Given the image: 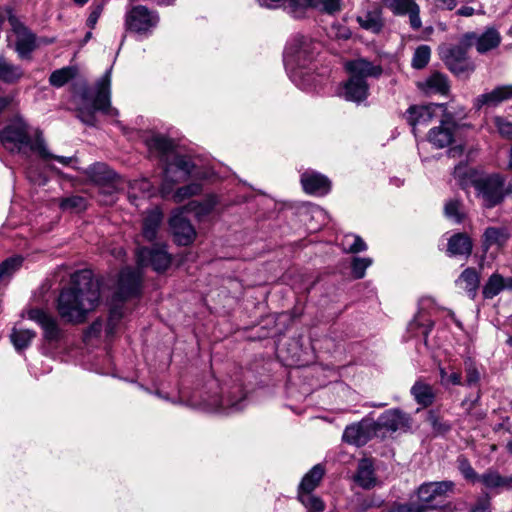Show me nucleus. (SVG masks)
<instances>
[{"instance_id":"63","label":"nucleus","mask_w":512,"mask_h":512,"mask_svg":"<svg viewBox=\"0 0 512 512\" xmlns=\"http://www.w3.org/2000/svg\"><path fill=\"white\" fill-rule=\"evenodd\" d=\"M122 317V314L120 311H118L116 308L112 309L110 311V317H109V323H108V333H111L112 332V322L114 320H119L120 318Z\"/></svg>"},{"instance_id":"8","label":"nucleus","mask_w":512,"mask_h":512,"mask_svg":"<svg viewBox=\"0 0 512 512\" xmlns=\"http://www.w3.org/2000/svg\"><path fill=\"white\" fill-rule=\"evenodd\" d=\"M456 484L451 480L422 483L416 490L418 505L424 512L442 508L448 498L455 493Z\"/></svg>"},{"instance_id":"7","label":"nucleus","mask_w":512,"mask_h":512,"mask_svg":"<svg viewBox=\"0 0 512 512\" xmlns=\"http://www.w3.org/2000/svg\"><path fill=\"white\" fill-rule=\"evenodd\" d=\"M477 196L485 208H494L501 204L507 195H511L506 185V178L500 173L485 175L474 181Z\"/></svg>"},{"instance_id":"57","label":"nucleus","mask_w":512,"mask_h":512,"mask_svg":"<svg viewBox=\"0 0 512 512\" xmlns=\"http://www.w3.org/2000/svg\"><path fill=\"white\" fill-rule=\"evenodd\" d=\"M103 7L101 5L96 6L89 14L86 24L90 29H94L99 17L101 16Z\"/></svg>"},{"instance_id":"6","label":"nucleus","mask_w":512,"mask_h":512,"mask_svg":"<svg viewBox=\"0 0 512 512\" xmlns=\"http://www.w3.org/2000/svg\"><path fill=\"white\" fill-rule=\"evenodd\" d=\"M473 38V34H464L457 45L440 49L441 59L457 77H469L475 71V64L467 55L468 49L473 46Z\"/></svg>"},{"instance_id":"30","label":"nucleus","mask_w":512,"mask_h":512,"mask_svg":"<svg viewBox=\"0 0 512 512\" xmlns=\"http://www.w3.org/2000/svg\"><path fill=\"white\" fill-rule=\"evenodd\" d=\"M472 241L465 233H456L448 240L447 253L449 256L469 257L472 253Z\"/></svg>"},{"instance_id":"4","label":"nucleus","mask_w":512,"mask_h":512,"mask_svg":"<svg viewBox=\"0 0 512 512\" xmlns=\"http://www.w3.org/2000/svg\"><path fill=\"white\" fill-rule=\"evenodd\" d=\"M345 69L350 77L343 86V97L347 101L358 104L368 98L369 84L367 78H379L383 73L380 65H375L365 58H357L346 62Z\"/></svg>"},{"instance_id":"61","label":"nucleus","mask_w":512,"mask_h":512,"mask_svg":"<svg viewBox=\"0 0 512 512\" xmlns=\"http://www.w3.org/2000/svg\"><path fill=\"white\" fill-rule=\"evenodd\" d=\"M41 158L44 160L55 159L56 161H58L59 163H61L64 166L69 165L73 160V157L57 156L52 153H51V156L41 157Z\"/></svg>"},{"instance_id":"35","label":"nucleus","mask_w":512,"mask_h":512,"mask_svg":"<svg viewBox=\"0 0 512 512\" xmlns=\"http://www.w3.org/2000/svg\"><path fill=\"white\" fill-rule=\"evenodd\" d=\"M23 75V69L19 65L12 64L0 55V81L13 84L18 82Z\"/></svg>"},{"instance_id":"2","label":"nucleus","mask_w":512,"mask_h":512,"mask_svg":"<svg viewBox=\"0 0 512 512\" xmlns=\"http://www.w3.org/2000/svg\"><path fill=\"white\" fill-rule=\"evenodd\" d=\"M319 43L309 36L295 35L286 44L283 60L290 78L305 87L312 80L310 65L318 53Z\"/></svg>"},{"instance_id":"23","label":"nucleus","mask_w":512,"mask_h":512,"mask_svg":"<svg viewBox=\"0 0 512 512\" xmlns=\"http://www.w3.org/2000/svg\"><path fill=\"white\" fill-rule=\"evenodd\" d=\"M149 151L157 153L160 160L165 163L173 155L175 144L172 139L161 134H154L145 140Z\"/></svg>"},{"instance_id":"45","label":"nucleus","mask_w":512,"mask_h":512,"mask_svg":"<svg viewBox=\"0 0 512 512\" xmlns=\"http://www.w3.org/2000/svg\"><path fill=\"white\" fill-rule=\"evenodd\" d=\"M385 5L394 15L403 16L410 12L417 3L414 0H385Z\"/></svg>"},{"instance_id":"31","label":"nucleus","mask_w":512,"mask_h":512,"mask_svg":"<svg viewBox=\"0 0 512 512\" xmlns=\"http://www.w3.org/2000/svg\"><path fill=\"white\" fill-rule=\"evenodd\" d=\"M505 289H508V278L497 272L492 273L482 287L483 299H493Z\"/></svg>"},{"instance_id":"59","label":"nucleus","mask_w":512,"mask_h":512,"mask_svg":"<svg viewBox=\"0 0 512 512\" xmlns=\"http://www.w3.org/2000/svg\"><path fill=\"white\" fill-rule=\"evenodd\" d=\"M480 379L478 370L474 366H470L466 370V384L472 386L476 384Z\"/></svg>"},{"instance_id":"58","label":"nucleus","mask_w":512,"mask_h":512,"mask_svg":"<svg viewBox=\"0 0 512 512\" xmlns=\"http://www.w3.org/2000/svg\"><path fill=\"white\" fill-rule=\"evenodd\" d=\"M102 327H103V322L101 319H97L95 320L86 330V337L88 338H92V337H97L101 331H102Z\"/></svg>"},{"instance_id":"3","label":"nucleus","mask_w":512,"mask_h":512,"mask_svg":"<svg viewBox=\"0 0 512 512\" xmlns=\"http://www.w3.org/2000/svg\"><path fill=\"white\" fill-rule=\"evenodd\" d=\"M80 97L82 104L77 108V118L85 125H97V111L110 117L119 115V111L111 106V68L97 80L94 90L85 87Z\"/></svg>"},{"instance_id":"25","label":"nucleus","mask_w":512,"mask_h":512,"mask_svg":"<svg viewBox=\"0 0 512 512\" xmlns=\"http://www.w3.org/2000/svg\"><path fill=\"white\" fill-rule=\"evenodd\" d=\"M473 34V45L480 54H484L492 49L497 48L501 42V35L494 27H488L482 34L478 35L475 32H468Z\"/></svg>"},{"instance_id":"1","label":"nucleus","mask_w":512,"mask_h":512,"mask_svg":"<svg viewBox=\"0 0 512 512\" xmlns=\"http://www.w3.org/2000/svg\"><path fill=\"white\" fill-rule=\"evenodd\" d=\"M100 297V283L92 271L79 270L71 275L70 286L61 290L57 311L66 322L80 324L98 306Z\"/></svg>"},{"instance_id":"53","label":"nucleus","mask_w":512,"mask_h":512,"mask_svg":"<svg viewBox=\"0 0 512 512\" xmlns=\"http://www.w3.org/2000/svg\"><path fill=\"white\" fill-rule=\"evenodd\" d=\"M429 421L434 432H436L437 434L443 435L451 430V425L448 422L443 421L440 417L436 415L431 414L429 416Z\"/></svg>"},{"instance_id":"9","label":"nucleus","mask_w":512,"mask_h":512,"mask_svg":"<svg viewBox=\"0 0 512 512\" xmlns=\"http://www.w3.org/2000/svg\"><path fill=\"white\" fill-rule=\"evenodd\" d=\"M195 168L194 163L187 156L173 154L172 158L164 163V178L161 185L163 196L170 194L175 184L186 181L190 178Z\"/></svg>"},{"instance_id":"14","label":"nucleus","mask_w":512,"mask_h":512,"mask_svg":"<svg viewBox=\"0 0 512 512\" xmlns=\"http://www.w3.org/2000/svg\"><path fill=\"white\" fill-rule=\"evenodd\" d=\"M377 434L375 421L362 419L358 423L347 426L343 432L344 442L361 447Z\"/></svg>"},{"instance_id":"60","label":"nucleus","mask_w":512,"mask_h":512,"mask_svg":"<svg viewBox=\"0 0 512 512\" xmlns=\"http://www.w3.org/2000/svg\"><path fill=\"white\" fill-rule=\"evenodd\" d=\"M260 6L269 9H275L280 7L285 0H257Z\"/></svg>"},{"instance_id":"52","label":"nucleus","mask_w":512,"mask_h":512,"mask_svg":"<svg viewBox=\"0 0 512 512\" xmlns=\"http://www.w3.org/2000/svg\"><path fill=\"white\" fill-rule=\"evenodd\" d=\"M387 512H424V509L414 502L395 503Z\"/></svg>"},{"instance_id":"17","label":"nucleus","mask_w":512,"mask_h":512,"mask_svg":"<svg viewBox=\"0 0 512 512\" xmlns=\"http://www.w3.org/2000/svg\"><path fill=\"white\" fill-rule=\"evenodd\" d=\"M377 432L386 429L390 432L406 431L411 427V417L400 409H390L383 412L375 421Z\"/></svg>"},{"instance_id":"13","label":"nucleus","mask_w":512,"mask_h":512,"mask_svg":"<svg viewBox=\"0 0 512 512\" xmlns=\"http://www.w3.org/2000/svg\"><path fill=\"white\" fill-rule=\"evenodd\" d=\"M28 318L36 322L43 330V337L49 343L59 342L64 332L57 319L43 309L33 308L27 312Z\"/></svg>"},{"instance_id":"5","label":"nucleus","mask_w":512,"mask_h":512,"mask_svg":"<svg viewBox=\"0 0 512 512\" xmlns=\"http://www.w3.org/2000/svg\"><path fill=\"white\" fill-rule=\"evenodd\" d=\"M0 142L10 152L26 153L29 149L40 157L51 156L42 133L37 131L32 138L27 123L22 119L13 121L0 131Z\"/></svg>"},{"instance_id":"21","label":"nucleus","mask_w":512,"mask_h":512,"mask_svg":"<svg viewBox=\"0 0 512 512\" xmlns=\"http://www.w3.org/2000/svg\"><path fill=\"white\" fill-rule=\"evenodd\" d=\"M418 88L427 95H447L450 90L448 77L438 71L431 73L424 81L418 83Z\"/></svg>"},{"instance_id":"42","label":"nucleus","mask_w":512,"mask_h":512,"mask_svg":"<svg viewBox=\"0 0 512 512\" xmlns=\"http://www.w3.org/2000/svg\"><path fill=\"white\" fill-rule=\"evenodd\" d=\"M431 57V48L428 45H420L418 46L413 54L412 60H411V66L414 69L420 70L425 68Z\"/></svg>"},{"instance_id":"41","label":"nucleus","mask_w":512,"mask_h":512,"mask_svg":"<svg viewBox=\"0 0 512 512\" xmlns=\"http://www.w3.org/2000/svg\"><path fill=\"white\" fill-rule=\"evenodd\" d=\"M298 500L307 509V512H323L325 510L324 501L312 493L298 492Z\"/></svg>"},{"instance_id":"22","label":"nucleus","mask_w":512,"mask_h":512,"mask_svg":"<svg viewBox=\"0 0 512 512\" xmlns=\"http://www.w3.org/2000/svg\"><path fill=\"white\" fill-rule=\"evenodd\" d=\"M455 284L462 289L471 300H475L480 287V274L475 268L468 267L461 272Z\"/></svg>"},{"instance_id":"43","label":"nucleus","mask_w":512,"mask_h":512,"mask_svg":"<svg viewBox=\"0 0 512 512\" xmlns=\"http://www.w3.org/2000/svg\"><path fill=\"white\" fill-rule=\"evenodd\" d=\"M445 216L459 224L463 221L465 214L462 211V203L457 199L449 200L444 207Z\"/></svg>"},{"instance_id":"47","label":"nucleus","mask_w":512,"mask_h":512,"mask_svg":"<svg viewBox=\"0 0 512 512\" xmlns=\"http://www.w3.org/2000/svg\"><path fill=\"white\" fill-rule=\"evenodd\" d=\"M457 465L460 473L466 480L472 483L477 482L479 475L476 473L470 461L464 455H460L457 458Z\"/></svg>"},{"instance_id":"16","label":"nucleus","mask_w":512,"mask_h":512,"mask_svg":"<svg viewBox=\"0 0 512 512\" xmlns=\"http://www.w3.org/2000/svg\"><path fill=\"white\" fill-rule=\"evenodd\" d=\"M169 226L178 245L187 246L196 238V230L184 216V209H178L172 213Z\"/></svg>"},{"instance_id":"33","label":"nucleus","mask_w":512,"mask_h":512,"mask_svg":"<svg viewBox=\"0 0 512 512\" xmlns=\"http://www.w3.org/2000/svg\"><path fill=\"white\" fill-rule=\"evenodd\" d=\"M411 395L414 400L422 407H429L435 400V393L433 387L421 380H418L411 387Z\"/></svg>"},{"instance_id":"46","label":"nucleus","mask_w":512,"mask_h":512,"mask_svg":"<svg viewBox=\"0 0 512 512\" xmlns=\"http://www.w3.org/2000/svg\"><path fill=\"white\" fill-rule=\"evenodd\" d=\"M202 186L199 183H190L183 187L178 188L173 194V199L176 203H180L194 195L201 193Z\"/></svg>"},{"instance_id":"56","label":"nucleus","mask_w":512,"mask_h":512,"mask_svg":"<svg viewBox=\"0 0 512 512\" xmlns=\"http://www.w3.org/2000/svg\"><path fill=\"white\" fill-rule=\"evenodd\" d=\"M471 512H491V503L488 497H483L477 500L475 505L471 508Z\"/></svg>"},{"instance_id":"49","label":"nucleus","mask_w":512,"mask_h":512,"mask_svg":"<svg viewBox=\"0 0 512 512\" xmlns=\"http://www.w3.org/2000/svg\"><path fill=\"white\" fill-rule=\"evenodd\" d=\"M493 124L501 137L512 140V122L502 116H495Z\"/></svg>"},{"instance_id":"36","label":"nucleus","mask_w":512,"mask_h":512,"mask_svg":"<svg viewBox=\"0 0 512 512\" xmlns=\"http://www.w3.org/2000/svg\"><path fill=\"white\" fill-rule=\"evenodd\" d=\"M87 176L95 183L104 184L114 180L115 173L104 163H94L86 169Z\"/></svg>"},{"instance_id":"62","label":"nucleus","mask_w":512,"mask_h":512,"mask_svg":"<svg viewBox=\"0 0 512 512\" xmlns=\"http://www.w3.org/2000/svg\"><path fill=\"white\" fill-rule=\"evenodd\" d=\"M456 14L463 17H470L475 14V9L470 6H462L456 11Z\"/></svg>"},{"instance_id":"29","label":"nucleus","mask_w":512,"mask_h":512,"mask_svg":"<svg viewBox=\"0 0 512 512\" xmlns=\"http://www.w3.org/2000/svg\"><path fill=\"white\" fill-rule=\"evenodd\" d=\"M162 221L163 213L158 207L147 213L142 225V235L147 241L152 242L157 238Z\"/></svg>"},{"instance_id":"34","label":"nucleus","mask_w":512,"mask_h":512,"mask_svg":"<svg viewBox=\"0 0 512 512\" xmlns=\"http://www.w3.org/2000/svg\"><path fill=\"white\" fill-rule=\"evenodd\" d=\"M324 473L325 470L321 464L313 466L302 478L298 487V492L312 493L320 484Z\"/></svg>"},{"instance_id":"51","label":"nucleus","mask_w":512,"mask_h":512,"mask_svg":"<svg viewBox=\"0 0 512 512\" xmlns=\"http://www.w3.org/2000/svg\"><path fill=\"white\" fill-rule=\"evenodd\" d=\"M439 374L441 379V384L444 386L452 385H460L461 384V374L459 372H452L448 374L446 370L442 367L439 368Z\"/></svg>"},{"instance_id":"44","label":"nucleus","mask_w":512,"mask_h":512,"mask_svg":"<svg viewBox=\"0 0 512 512\" xmlns=\"http://www.w3.org/2000/svg\"><path fill=\"white\" fill-rule=\"evenodd\" d=\"M59 206L63 211L81 212L86 209V200L81 196L73 195L62 198Z\"/></svg>"},{"instance_id":"48","label":"nucleus","mask_w":512,"mask_h":512,"mask_svg":"<svg viewBox=\"0 0 512 512\" xmlns=\"http://www.w3.org/2000/svg\"><path fill=\"white\" fill-rule=\"evenodd\" d=\"M310 7L319 9L329 14L340 10V0H306Z\"/></svg>"},{"instance_id":"27","label":"nucleus","mask_w":512,"mask_h":512,"mask_svg":"<svg viewBox=\"0 0 512 512\" xmlns=\"http://www.w3.org/2000/svg\"><path fill=\"white\" fill-rule=\"evenodd\" d=\"M356 21L361 28L378 34L381 32L384 26L382 18V9L376 6L372 10H367L363 14L356 17Z\"/></svg>"},{"instance_id":"18","label":"nucleus","mask_w":512,"mask_h":512,"mask_svg":"<svg viewBox=\"0 0 512 512\" xmlns=\"http://www.w3.org/2000/svg\"><path fill=\"white\" fill-rule=\"evenodd\" d=\"M509 99H512V84L499 85L489 92L478 95L473 100V107L477 111L483 108H495Z\"/></svg>"},{"instance_id":"12","label":"nucleus","mask_w":512,"mask_h":512,"mask_svg":"<svg viewBox=\"0 0 512 512\" xmlns=\"http://www.w3.org/2000/svg\"><path fill=\"white\" fill-rule=\"evenodd\" d=\"M437 110L444 113L446 111V104L412 105L407 109L405 118L412 127V132L415 136H417L419 127L427 126L436 117Z\"/></svg>"},{"instance_id":"26","label":"nucleus","mask_w":512,"mask_h":512,"mask_svg":"<svg viewBox=\"0 0 512 512\" xmlns=\"http://www.w3.org/2000/svg\"><path fill=\"white\" fill-rule=\"evenodd\" d=\"M355 483L363 489H371L376 485V474L372 460L361 459L354 475Z\"/></svg>"},{"instance_id":"24","label":"nucleus","mask_w":512,"mask_h":512,"mask_svg":"<svg viewBox=\"0 0 512 512\" xmlns=\"http://www.w3.org/2000/svg\"><path fill=\"white\" fill-rule=\"evenodd\" d=\"M477 482L490 491L500 492L512 488V475L502 476L498 471L488 469L479 475Z\"/></svg>"},{"instance_id":"32","label":"nucleus","mask_w":512,"mask_h":512,"mask_svg":"<svg viewBox=\"0 0 512 512\" xmlns=\"http://www.w3.org/2000/svg\"><path fill=\"white\" fill-rule=\"evenodd\" d=\"M510 238L506 227H488L483 234V247L487 251L492 246L503 247Z\"/></svg>"},{"instance_id":"55","label":"nucleus","mask_w":512,"mask_h":512,"mask_svg":"<svg viewBox=\"0 0 512 512\" xmlns=\"http://www.w3.org/2000/svg\"><path fill=\"white\" fill-rule=\"evenodd\" d=\"M409 15L410 26L413 30H419L422 27V21L420 18V7L419 5H415L412 7L410 12L407 13Z\"/></svg>"},{"instance_id":"39","label":"nucleus","mask_w":512,"mask_h":512,"mask_svg":"<svg viewBox=\"0 0 512 512\" xmlns=\"http://www.w3.org/2000/svg\"><path fill=\"white\" fill-rule=\"evenodd\" d=\"M340 246L345 253H359L367 249L364 240L355 234H346L340 242Z\"/></svg>"},{"instance_id":"54","label":"nucleus","mask_w":512,"mask_h":512,"mask_svg":"<svg viewBox=\"0 0 512 512\" xmlns=\"http://www.w3.org/2000/svg\"><path fill=\"white\" fill-rule=\"evenodd\" d=\"M221 405H222V408L227 413L241 411L245 407L244 397L242 396L237 401H234L232 399H223Z\"/></svg>"},{"instance_id":"15","label":"nucleus","mask_w":512,"mask_h":512,"mask_svg":"<svg viewBox=\"0 0 512 512\" xmlns=\"http://www.w3.org/2000/svg\"><path fill=\"white\" fill-rule=\"evenodd\" d=\"M141 276L131 268H124L119 273L117 290L113 295L114 301L123 302L140 293Z\"/></svg>"},{"instance_id":"20","label":"nucleus","mask_w":512,"mask_h":512,"mask_svg":"<svg viewBox=\"0 0 512 512\" xmlns=\"http://www.w3.org/2000/svg\"><path fill=\"white\" fill-rule=\"evenodd\" d=\"M454 128V122L442 119L439 126L430 129L428 141L437 149L445 148L453 142Z\"/></svg>"},{"instance_id":"28","label":"nucleus","mask_w":512,"mask_h":512,"mask_svg":"<svg viewBox=\"0 0 512 512\" xmlns=\"http://www.w3.org/2000/svg\"><path fill=\"white\" fill-rule=\"evenodd\" d=\"M15 32L17 33L15 50L20 58H28L36 48V37L23 26L15 28Z\"/></svg>"},{"instance_id":"37","label":"nucleus","mask_w":512,"mask_h":512,"mask_svg":"<svg viewBox=\"0 0 512 512\" xmlns=\"http://www.w3.org/2000/svg\"><path fill=\"white\" fill-rule=\"evenodd\" d=\"M36 333L30 329L13 328L10 334L11 342L17 351L26 349L35 338Z\"/></svg>"},{"instance_id":"40","label":"nucleus","mask_w":512,"mask_h":512,"mask_svg":"<svg viewBox=\"0 0 512 512\" xmlns=\"http://www.w3.org/2000/svg\"><path fill=\"white\" fill-rule=\"evenodd\" d=\"M24 261L22 256L9 257L0 263V281L11 277L20 269Z\"/></svg>"},{"instance_id":"64","label":"nucleus","mask_w":512,"mask_h":512,"mask_svg":"<svg viewBox=\"0 0 512 512\" xmlns=\"http://www.w3.org/2000/svg\"><path fill=\"white\" fill-rule=\"evenodd\" d=\"M439 2L448 10H453L457 5L456 0H439Z\"/></svg>"},{"instance_id":"19","label":"nucleus","mask_w":512,"mask_h":512,"mask_svg":"<svg viewBox=\"0 0 512 512\" xmlns=\"http://www.w3.org/2000/svg\"><path fill=\"white\" fill-rule=\"evenodd\" d=\"M301 184L304 191L308 194L323 196L331 189L330 180L317 172L310 171L301 175Z\"/></svg>"},{"instance_id":"50","label":"nucleus","mask_w":512,"mask_h":512,"mask_svg":"<svg viewBox=\"0 0 512 512\" xmlns=\"http://www.w3.org/2000/svg\"><path fill=\"white\" fill-rule=\"evenodd\" d=\"M372 264V259L355 257L352 261V273L355 278L361 279L365 276L366 269Z\"/></svg>"},{"instance_id":"10","label":"nucleus","mask_w":512,"mask_h":512,"mask_svg":"<svg viewBox=\"0 0 512 512\" xmlns=\"http://www.w3.org/2000/svg\"><path fill=\"white\" fill-rule=\"evenodd\" d=\"M159 21L157 11L150 10L144 5H136L126 12L124 26L126 31L149 36L158 26Z\"/></svg>"},{"instance_id":"11","label":"nucleus","mask_w":512,"mask_h":512,"mask_svg":"<svg viewBox=\"0 0 512 512\" xmlns=\"http://www.w3.org/2000/svg\"><path fill=\"white\" fill-rule=\"evenodd\" d=\"M137 263L141 267H151L161 273L166 271L172 262V256L168 253L166 245H153L152 247H140L136 252Z\"/></svg>"},{"instance_id":"38","label":"nucleus","mask_w":512,"mask_h":512,"mask_svg":"<svg viewBox=\"0 0 512 512\" xmlns=\"http://www.w3.org/2000/svg\"><path fill=\"white\" fill-rule=\"evenodd\" d=\"M77 74V68L73 66L63 67L53 71L49 77L51 86L60 88L67 84Z\"/></svg>"}]
</instances>
